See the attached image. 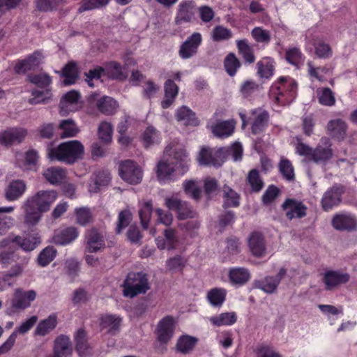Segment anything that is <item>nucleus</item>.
Wrapping results in <instances>:
<instances>
[{
    "mask_svg": "<svg viewBox=\"0 0 357 357\" xmlns=\"http://www.w3.org/2000/svg\"><path fill=\"white\" fill-rule=\"evenodd\" d=\"M275 62L274 61L269 58L265 57L257 62V75L261 79H271L275 70Z\"/></svg>",
    "mask_w": 357,
    "mask_h": 357,
    "instance_id": "2f4dec72",
    "label": "nucleus"
},
{
    "mask_svg": "<svg viewBox=\"0 0 357 357\" xmlns=\"http://www.w3.org/2000/svg\"><path fill=\"white\" fill-rule=\"evenodd\" d=\"M13 241L20 248L26 252L33 250L41 242L38 233L29 234L26 237L13 236Z\"/></svg>",
    "mask_w": 357,
    "mask_h": 357,
    "instance_id": "b1692460",
    "label": "nucleus"
},
{
    "mask_svg": "<svg viewBox=\"0 0 357 357\" xmlns=\"http://www.w3.org/2000/svg\"><path fill=\"white\" fill-rule=\"evenodd\" d=\"M14 243L12 235L0 241V262L1 264L8 265L13 261L15 251Z\"/></svg>",
    "mask_w": 357,
    "mask_h": 357,
    "instance_id": "4be33fe9",
    "label": "nucleus"
},
{
    "mask_svg": "<svg viewBox=\"0 0 357 357\" xmlns=\"http://www.w3.org/2000/svg\"><path fill=\"white\" fill-rule=\"evenodd\" d=\"M228 276L233 285L243 286L250 279L248 269L243 267H234L229 269Z\"/></svg>",
    "mask_w": 357,
    "mask_h": 357,
    "instance_id": "a878e982",
    "label": "nucleus"
},
{
    "mask_svg": "<svg viewBox=\"0 0 357 357\" xmlns=\"http://www.w3.org/2000/svg\"><path fill=\"white\" fill-rule=\"evenodd\" d=\"M224 148L213 150L208 147H203L198 155L199 165L204 166L220 167L224 162Z\"/></svg>",
    "mask_w": 357,
    "mask_h": 357,
    "instance_id": "0eeeda50",
    "label": "nucleus"
},
{
    "mask_svg": "<svg viewBox=\"0 0 357 357\" xmlns=\"http://www.w3.org/2000/svg\"><path fill=\"white\" fill-rule=\"evenodd\" d=\"M286 273L287 270L284 268H282L275 277L267 276L262 280L255 281V287L261 289L267 294H273L277 289L281 280Z\"/></svg>",
    "mask_w": 357,
    "mask_h": 357,
    "instance_id": "dca6fc26",
    "label": "nucleus"
},
{
    "mask_svg": "<svg viewBox=\"0 0 357 357\" xmlns=\"http://www.w3.org/2000/svg\"><path fill=\"white\" fill-rule=\"evenodd\" d=\"M85 249L89 253L101 252L105 248V239L102 232L96 228H91L84 234Z\"/></svg>",
    "mask_w": 357,
    "mask_h": 357,
    "instance_id": "1a4fd4ad",
    "label": "nucleus"
},
{
    "mask_svg": "<svg viewBox=\"0 0 357 357\" xmlns=\"http://www.w3.org/2000/svg\"><path fill=\"white\" fill-rule=\"evenodd\" d=\"M165 98L161 102L163 109H167L173 103L178 92V86L169 79L165 83Z\"/></svg>",
    "mask_w": 357,
    "mask_h": 357,
    "instance_id": "72a5a7b5",
    "label": "nucleus"
},
{
    "mask_svg": "<svg viewBox=\"0 0 357 357\" xmlns=\"http://www.w3.org/2000/svg\"><path fill=\"white\" fill-rule=\"evenodd\" d=\"M13 211V206L0 207V236L5 235L14 225V219L12 217L3 215L1 213H9Z\"/></svg>",
    "mask_w": 357,
    "mask_h": 357,
    "instance_id": "ea45409f",
    "label": "nucleus"
},
{
    "mask_svg": "<svg viewBox=\"0 0 357 357\" xmlns=\"http://www.w3.org/2000/svg\"><path fill=\"white\" fill-rule=\"evenodd\" d=\"M37 321L38 317L36 316H32L22 323L19 327L16 328L6 341L0 346V355L6 354L11 349L16 341L17 333H26L36 324Z\"/></svg>",
    "mask_w": 357,
    "mask_h": 357,
    "instance_id": "f8f14e48",
    "label": "nucleus"
},
{
    "mask_svg": "<svg viewBox=\"0 0 357 357\" xmlns=\"http://www.w3.org/2000/svg\"><path fill=\"white\" fill-rule=\"evenodd\" d=\"M174 172V167L172 161L170 162L160 161L157 165V177L161 183H166L169 181Z\"/></svg>",
    "mask_w": 357,
    "mask_h": 357,
    "instance_id": "58836bf2",
    "label": "nucleus"
},
{
    "mask_svg": "<svg viewBox=\"0 0 357 357\" xmlns=\"http://www.w3.org/2000/svg\"><path fill=\"white\" fill-rule=\"evenodd\" d=\"M56 255V250L52 246L45 248L38 257V264L41 266H46L54 260Z\"/></svg>",
    "mask_w": 357,
    "mask_h": 357,
    "instance_id": "0e129e2a",
    "label": "nucleus"
},
{
    "mask_svg": "<svg viewBox=\"0 0 357 357\" xmlns=\"http://www.w3.org/2000/svg\"><path fill=\"white\" fill-rule=\"evenodd\" d=\"M183 188L186 195L193 199L198 201L202 195V190L196 180H185L183 183Z\"/></svg>",
    "mask_w": 357,
    "mask_h": 357,
    "instance_id": "5fc2aeb1",
    "label": "nucleus"
},
{
    "mask_svg": "<svg viewBox=\"0 0 357 357\" xmlns=\"http://www.w3.org/2000/svg\"><path fill=\"white\" fill-rule=\"evenodd\" d=\"M40 54L38 52L30 55L27 59L20 61L15 66V71L18 73H24L38 67L40 64Z\"/></svg>",
    "mask_w": 357,
    "mask_h": 357,
    "instance_id": "7c9ffc66",
    "label": "nucleus"
},
{
    "mask_svg": "<svg viewBox=\"0 0 357 357\" xmlns=\"http://www.w3.org/2000/svg\"><path fill=\"white\" fill-rule=\"evenodd\" d=\"M161 139L160 133L153 126L147 127L142 134V141L146 149L160 144Z\"/></svg>",
    "mask_w": 357,
    "mask_h": 357,
    "instance_id": "a18cd8bd",
    "label": "nucleus"
},
{
    "mask_svg": "<svg viewBox=\"0 0 357 357\" xmlns=\"http://www.w3.org/2000/svg\"><path fill=\"white\" fill-rule=\"evenodd\" d=\"M119 171L121 178L130 184H138L142 180V170L134 161L127 160L121 162Z\"/></svg>",
    "mask_w": 357,
    "mask_h": 357,
    "instance_id": "39448f33",
    "label": "nucleus"
},
{
    "mask_svg": "<svg viewBox=\"0 0 357 357\" xmlns=\"http://www.w3.org/2000/svg\"><path fill=\"white\" fill-rule=\"evenodd\" d=\"M344 188L341 185H334L328 189L321 198V206L325 211L331 210L338 206L342 202V195Z\"/></svg>",
    "mask_w": 357,
    "mask_h": 357,
    "instance_id": "9d476101",
    "label": "nucleus"
},
{
    "mask_svg": "<svg viewBox=\"0 0 357 357\" xmlns=\"http://www.w3.org/2000/svg\"><path fill=\"white\" fill-rule=\"evenodd\" d=\"M312 45L314 48V54L319 59H328L333 56V50L331 45L322 38H315Z\"/></svg>",
    "mask_w": 357,
    "mask_h": 357,
    "instance_id": "e433bc0d",
    "label": "nucleus"
},
{
    "mask_svg": "<svg viewBox=\"0 0 357 357\" xmlns=\"http://www.w3.org/2000/svg\"><path fill=\"white\" fill-rule=\"evenodd\" d=\"M153 206L151 202H145L139 209V215L144 229H147L151 220Z\"/></svg>",
    "mask_w": 357,
    "mask_h": 357,
    "instance_id": "052dcab7",
    "label": "nucleus"
},
{
    "mask_svg": "<svg viewBox=\"0 0 357 357\" xmlns=\"http://www.w3.org/2000/svg\"><path fill=\"white\" fill-rule=\"evenodd\" d=\"M326 130L332 138L342 141L347 136V124L340 119H332L327 123Z\"/></svg>",
    "mask_w": 357,
    "mask_h": 357,
    "instance_id": "5701e85b",
    "label": "nucleus"
},
{
    "mask_svg": "<svg viewBox=\"0 0 357 357\" xmlns=\"http://www.w3.org/2000/svg\"><path fill=\"white\" fill-rule=\"evenodd\" d=\"M282 207L285 211L287 218L291 220L294 218H302L306 215L307 207L300 201L287 199Z\"/></svg>",
    "mask_w": 357,
    "mask_h": 357,
    "instance_id": "a211bd4d",
    "label": "nucleus"
},
{
    "mask_svg": "<svg viewBox=\"0 0 357 357\" xmlns=\"http://www.w3.org/2000/svg\"><path fill=\"white\" fill-rule=\"evenodd\" d=\"M319 102L327 107L335 105L336 100L334 93L328 87L318 89L317 91Z\"/></svg>",
    "mask_w": 357,
    "mask_h": 357,
    "instance_id": "864d4df0",
    "label": "nucleus"
},
{
    "mask_svg": "<svg viewBox=\"0 0 357 357\" xmlns=\"http://www.w3.org/2000/svg\"><path fill=\"white\" fill-rule=\"evenodd\" d=\"M98 109L105 115H112L118 107L117 102L112 98L103 96L96 102Z\"/></svg>",
    "mask_w": 357,
    "mask_h": 357,
    "instance_id": "4c0bfd02",
    "label": "nucleus"
},
{
    "mask_svg": "<svg viewBox=\"0 0 357 357\" xmlns=\"http://www.w3.org/2000/svg\"><path fill=\"white\" fill-rule=\"evenodd\" d=\"M197 340L189 335H183L177 341V350L183 354H188L195 347Z\"/></svg>",
    "mask_w": 357,
    "mask_h": 357,
    "instance_id": "4d7b16f0",
    "label": "nucleus"
},
{
    "mask_svg": "<svg viewBox=\"0 0 357 357\" xmlns=\"http://www.w3.org/2000/svg\"><path fill=\"white\" fill-rule=\"evenodd\" d=\"M56 316L55 314H51L47 319L42 320L38 324L35 330V334L40 336H45L56 327Z\"/></svg>",
    "mask_w": 357,
    "mask_h": 357,
    "instance_id": "de8ad7c7",
    "label": "nucleus"
},
{
    "mask_svg": "<svg viewBox=\"0 0 357 357\" xmlns=\"http://www.w3.org/2000/svg\"><path fill=\"white\" fill-rule=\"evenodd\" d=\"M122 287L123 295L130 298L139 294H145L150 289L148 276L142 272L129 273Z\"/></svg>",
    "mask_w": 357,
    "mask_h": 357,
    "instance_id": "20e7f679",
    "label": "nucleus"
},
{
    "mask_svg": "<svg viewBox=\"0 0 357 357\" xmlns=\"http://www.w3.org/2000/svg\"><path fill=\"white\" fill-rule=\"evenodd\" d=\"M84 146L78 140L61 143L56 148H49L47 155L51 160H58L67 164H73L82 158Z\"/></svg>",
    "mask_w": 357,
    "mask_h": 357,
    "instance_id": "7ed1b4c3",
    "label": "nucleus"
},
{
    "mask_svg": "<svg viewBox=\"0 0 357 357\" xmlns=\"http://www.w3.org/2000/svg\"><path fill=\"white\" fill-rule=\"evenodd\" d=\"M111 180L110 173L108 170H99L94 173L93 181L96 185L95 190H98L101 186L108 185Z\"/></svg>",
    "mask_w": 357,
    "mask_h": 357,
    "instance_id": "338daca9",
    "label": "nucleus"
},
{
    "mask_svg": "<svg viewBox=\"0 0 357 357\" xmlns=\"http://www.w3.org/2000/svg\"><path fill=\"white\" fill-rule=\"evenodd\" d=\"M76 222L81 226H86L93 220L91 211L88 207H79L75 209Z\"/></svg>",
    "mask_w": 357,
    "mask_h": 357,
    "instance_id": "13d9d810",
    "label": "nucleus"
},
{
    "mask_svg": "<svg viewBox=\"0 0 357 357\" xmlns=\"http://www.w3.org/2000/svg\"><path fill=\"white\" fill-rule=\"evenodd\" d=\"M247 181L252 192H258L264 188V182L257 169H252L248 176Z\"/></svg>",
    "mask_w": 357,
    "mask_h": 357,
    "instance_id": "bf43d9fd",
    "label": "nucleus"
},
{
    "mask_svg": "<svg viewBox=\"0 0 357 357\" xmlns=\"http://www.w3.org/2000/svg\"><path fill=\"white\" fill-rule=\"evenodd\" d=\"M202 42V34L195 32L181 45L178 54L183 59H188L195 56Z\"/></svg>",
    "mask_w": 357,
    "mask_h": 357,
    "instance_id": "ddd939ff",
    "label": "nucleus"
},
{
    "mask_svg": "<svg viewBox=\"0 0 357 357\" xmlns=\"http://www.w3.org/2000/svg\"><path fill=\"white\" fill-rule=\"evenodd\" d=\"M28 78L31 83L40 88H47L52 84L51 77L45 73H40L36 75H30Z\"/></svg>",
    "mask_w": 357,
    "mask_h": 357,
    "instance_id": "69168bd1",
    "label": "nucleus"
},
{
    "mask_svg": "<svg viewBox=\"0 0 357 357\" xmlns=\"http://www.w3.org/2000/svg\"><path fill=\"white\" fill-rule=\"evenodd\" d=\"M174 321L170 316H167L160 320L157 326L158 340L166 343L169 341L174 335Z\"/></svg>",
    "mask_w": 357,
    "mask_h": 357,
    "instance_id": "6ab92c4d",
    "label": "nucleus"
},
{
    "mask_svg": "<svg viewBox=\"0 0 357 357\" xmlns=\"http://www.w3.org/2000/svg\"><path fill=\"white\" fill-rule=\"evenodd\" d=\"M26 190V185L24 181H13L6 190L5 197L8 201H15L24 195Z\"/></svg>",
    "mask_w": 357,
    "mask_h": 357,
    "instance_id": "cd10ccee",
    "label": "nucleus"
},
{
    "mask_svg": "<svg viewBox=\"0 0 357 357\" xmlns=\"http://www.w3.org/2000/svg\"><path fill=\"white\" fill-rule=\"evenodd\" d=\"M43 176L51 184H57L65 179L66 173L63 168L52 167L43 172Z\"/></svg>",
    "mask_w": 357,
    "mask_h": 357,
    "instance_id": "c03bdc74",
    "label": "nucleus"
},
{
    "mask_svg": "<svg viewBox=\"0 0 357 357\" xmlns=\"http://www.w3.org/2000/svg\"><path fill=\"white\" fill-rule=\"evenodd\" d=\"M62 75L64 77L63 83L66 86L74 84L78 77V71L77 65L73 62H70L63 68Z\"/></svg>",
    "mask_w": 357,
    "mask_h": 357,
    "instance_id": "603ef678",
    "label": "nucleus"
},
{
    "mask_svg": "<svg viewBox=\"0 0 357 357\" xmlns=\"http://www.w3.org/2000/svg\"><path fill=\"white\" fill-rule=\"evenodd\" d=\"M251 35L256 42L264 45L268 44L271 40V32L259 26L255 27Z\"/></svg>",
    "mask_w": 357,
    "mask_h": 357,
    "instance_id": "e2e57ef3",
    "label": "nucleus"
},
{
    "mask_svg": "<svg viewBox=\"0 0 357 357\" xmlns=\"http://www.w3.org/2000/svg\"><path fill=\"white\" fill-rule=\"evenodd\" d=\"M36 295V292L32 289L24 291L22 289H16L11 300V306L15 310H24L30 307Z\"/></svg>",
    "mask_w": 357,
    "mask_h": 357,
    "instance_id": "2eb2a0df",
    "label": "nucleus"
},
{
    "mask_svg": "<svg viewBox=\"0 0 357 357\" xmlns=\"http://www.w3.org/2000/svg\"><path fill=\"white\" fill-rule=\"evenodd\" d=\"M297 83L289 76L280 77L269 89L270 99L278 105L291 103L297 96Z\"/></svg>",
    "mask_w": 357,
    "mask_h": 357,
    "instance_id": "f03ea898",
    "label": "nucleus"
},
{
    "mask_svg": "<svg viewBox=\"0 0 357 357\" xmlns=\"http://www.w3.org/2000/svg\"><path fill=\"white\" fill-rule=\"evenodd\" d=\"M241 66L238 59L234 53H229L225 59L224 67L227 73L231 77L236 74L237 70Z\"/></svg>",
    "mask_w": 357,
    "mask_h": 357,
    "instance_id": "6e6d98bb",
    "label": "nucleus"
},
{
    "mask_svg": "<svg viewBox=\"0 0 357 357\" xmlns=\"http://www.w3.org/2000/svg\"><path fill=\"white\" fill-rule=\"evenodd\" d=\"M79 98L80 94L77 91L73 90L66 93L60 102L61 111L67 112L75 110Z\"/></svg>",
    "mask_w": 357,
    "mask_h": 357,
    "instance_id": "473e14b6",
    "label": "nucleus"
},
{
    "mask_svg": "<svg viewBox=\"0 0 357 357\" xmlns=\"http://www.w3.org/2000/svg\"><path fill=\"white\" fill-rule=\"evenodd\" d=\"M176 119L178 121H183L187 125H197L198 120L195 117V114L187 107H181L176 114Z\"/></svg>",
    "mask_w": 357,
    "mask_h": 357,
    "instance_id": "3c124183",
    "label": "nucleus"
},
{
    "mask_svg": "<svg viewBox=\"0 0 357 357\" xmlns=\"http://www.w3.org/2000/svg\"><path fill=\"white\" fill-rule=\"evenodd\" d=\"M172 164L174 165V172H178L181 175L185 174L189 167V159L186 152L183 149L175 151Z\"/></svg>",
    "mask_w": 357,
    "mask_h": 357,
    "instance_id": "c756f323",
    "label": "nucleus"
},
{
    "mask_svg": "<svg viewBox=\"0 0 357 357\" xmlns=\"http://www.w3.org/2000/svg\"><path fill=\"white\" fill-rule=\"evenodd\" d=\"M333 156L331 143L326 137L321 139L319 144L313 149L310 158L311 161L317 164H324Z\"/></svg>",
    "mask_w": 357,
    "mask_h": 357,
    "instance_id": "4468645a",
    "label": "nucleus"
},
{
    "mask_svg": "<svg viewBox=\"0 0 357 357\" xmlns=\"http://www.w3.org/2000/svg\"><path fill=\"white\" fill-rule=\"evenodd\" d=\"M113 128L110 123L107 121L102 122L98 130L99 138L106 142L109 143L112 139Z\"/></svg>",
    "mask_w": 357,
    "mask_h": 357,
    "instance_id": "774afa93",
    "label": "nucleus"
},
{
    "mask_svg": "<svg viewBox=\"0 0 357 357\" xmlns=\"http://www.w3.org/2000/svg\"><path fill=\"white\" fill-rule=\"evenodd\" d=\"M255 352L257 357H283L273 346L266 344L259 345Z\"/></svg>",
    "mask_w": 357,
    "mask_h": 357,
    "instance_id": "680f3d73",
    "label": "nucleus"
},
{
    "mask_svg": "<svg viewBox=\"0 0 357 357\" xmlns=\"http://www.w3.org/2000/svg\"><path fill=\"white\" fill-rule=\"evenodd\" d=\"M72 354V347L70 338L61 335L54 341V356L55 357H70Z\"/></svg>",
    "mask_w": 357,
    "mask_h": 357,
    "instance_id": "bb28decb",
    "label": "nucleus"
},
{
    "mask_svg": "<svg viewBox=\"0 0 357 357\" xmlns=\"http://www.w3.org/2000/svg\"><path fill=\"white\" fill-rule=\"evenodd\" d=\"M76 342V350L81 356H86L91 354V350L89 346L86 334L83 329H79L75 337Z\"/></svg>",
    "mask_w": 357,
    "mask_h": 357,
    "instance_id": "a19ab883",
    "label": "nucleus"
},
{
    "mask_svg": "<svg viewBox=\"0 0 357 357\" xmlns=\"http://www.w3.org/2000/svg\"><path fill=\"white\" fill-rule=\"evenodd\" d=\"M285 59L289 63L298 68L304 63L305 57L299 48L292 47L286 50Z\"/></svg>",
    "mask_w": 357,
    "mask_h": 357,
    "instance_id": "8fccbe9b",
    "label": "nucleus"
},
{
    "mask_svg": "<svg viewBox=\"0 0 357 357\" xmlns=\"http://www.w3.org/2000/svg\"><path fill=\"white\" fill-rule=\"evenodd\" d=\"M121 318L116 315L105 314L101 317L100 326L102 328L107 329L109 333H115L119 330Z\"/></svg>",
    "mask_w": 357,
    "mask_h": 357,
    "instance_id": "37998d69",
    "label": "nucleus"
},
{
    "mask_svg": "<svg viewBox=\"0 0 357 357\" xmlns=\"http://www.w3.org/2000/svg\"><path fill=\"white\" fill-rule=\"evenodd\" d=\"M79 236L76 227H68L55 231L52 241L56 245H65L74 241Z\"/></svg>",
    "mask_w": 357,
    "mask_h": 357,
    "instance_id": "aec40b11",
    "label": "nucleus"
},
{
    "mask_svg": "<svg viewBox=\"0 0 357 357\" xmlns=\"http://www.w3.org/2000/svg\"><path fill=\"white\" fill-rule=\"evenodd\" d=\"M59 128L61 130V138L73 137L79 132L75 121L70 119L61 121Z\"/></svg>",
    "mask_w": 357,
    "mask_h": 357,
    "instance_id": "49530a36",
    "label": "nucleus"
},
{
    "mask_svg": "<svg viewBox=\"0 0 357 357\" xmlns=\"http://www.w3.org/2000/svg\"><path fill=\"white\" fill-rule=\"evenodd\" d=\"M26 135V131L24 128H12L0 135V144L9 145L15 142L20 143Z\"/></svg>",
    "mask_w": 357,
    "mask_h": 357,
    "instance_id": "c85d7f7f",
    "label": "nucleus"
},
{
    "mask_svg": "<svg viewBox=\"0 0 357 357\" xmlns=\"http://www.w3.org/2000/svg\"><path fill=\"white\" fill-rule=\"evenodd\" d=\"M218 113L215 112L208 122L209 128L213 134L220 138H226L231 136L235 128L234 120L222 121L218 119Z\"/></svg>",
    "mask_w": 357,
    "mask_h": 357,
    "instance_id": "423d86ee",
    "label": "nucleus"
},
{
    "mask_svg": "<svg viewBox=\"0 0 357 357\" xmlns=\"http://www.w3.org/2000/svg\"><path fill=\"white\" fill-rule=\"evenodd\" d=\"M236 45L239 54L242 56L245 62L252 63L255 61L254 51L248 41L245 39L236 41Z\"/></svg>",
    "mask_w": 357,
    "mask_h": 357,
    "instance_id": "09e8293b",
    "label": "nucleus"
},
{
    "mask_svg": "<svg viewBox=\"0 0 357 357\" xmlns=\"http://www.w3.org/2000/svg\"><path fill=\"white\" fill-rule=\"evenodd\" d=\"M195 7L191 1H181L177 8L174 22L176 25L192 22L195 17Z\"/></svg>",
    "mask_w": 357,
    "mask_h": 357,
    "instance_id": "f3484780",
    "label": "nucleus"
},
{
    "mask_svg": "<svg viewBox=\"0 0 357 357\" xmlns=\"http://www.w3.org/2000/svg\"><path fill=\"white\" fill-rule=\"evenodd\" d=\"M251 128L253 134L262 132L268 125L269 114L266 110L260 108L253 109L251 112Z\"/></svg>",
    "mask_w": 357,
    "mask_h": 357,
    "instance_id": "412c9836",
    "label": "nucleus"
},
{
    "mask_svg": "<svg viewBox=\"0 0 357 357\" xmlns=\"http://www.w3.org/2000/svg\"><path fill=\"white\" fill-rule=\"evenodd\" d=\"M350 278V275L347 272L340 270H329L324 274L323 282L325 284V289L331 291L339 286L347 284Z\"/></svg>",
    "mask_w": 357,
    "mask_h": 357,
    "instance_id": "9b49d317",
    "label": "nucleus"
},
{
    "mask_svg": "<svg viewBox=\"0 0 357 357\" xmlns=\"http://www.w3.org/2000/svg\"><path fill=\"white\" fill-rule=\"evenodd\" d=\"M227 291L222 288H213L206 295L208 303L213 307H220L226 299Z\"/></svg>",
    "mask_w": 357,
    "mask_h": 357,
    "instance_id": "79ce46f5",
    "label": "nucleus"
},
{
    "mask_svg": "<svg viewBox=\"0 0 357 357\" xmlns=\"http://www.w3.org/2000/svg\"><path fill=\"white\" fill-rule=\"evenodd\" d=\"M331 225L337 231H354L357 229V218L351 213L341 211L333 216Z\"/></svg>",
    "mask_w": 357,
    "mask_h": 357,
    "instance_id": "6e6552de",
    "label": "nucleus"
},
{
    "mask_svg": "<svg viewBox=\"0 0 357 357\" xmlns=\"http://www.w3.org/2000/svg\"><path fill=\"white\" fill-rule=\"evenodd\" d=\"M248 246L252 254L261 257L266 253V245L264 236L259 232H253L248 240Z\"/></svg>",
    "mask_w": 357,
    "mask_h": 357,
    "instance_id": "393cba45",
    "label": "nucleus"
},
{
    "mask_svg": "<svg viewBox=\"0 0 357 357\" xmlns=\"http://www.w3.org/2000/svg\"><path fill=\"white\" fill-rule=\"evenodd\" d=\"M57 198L55 190H39L29 196L23 202L21 209L24 215V223L29 226L36 225L43 214L50 211L51 206Z\"/></svg>",
    "mask_w": 357,
    "mask_h": 357,
    "instance_id": "f257e3e1",
    "label": "nucleus"
},
{
    "mask_svg": "<svg viewBox=\"0 0 357 357\" xmlns=\"http://www.w3.org/2000/svg\"><path fill=\"white\" fill-rule=\"evenodd\" d=\"M222 193L224 207H237L239 206L240 195L231 187L224 185L222 188Z\"/></svg>",
    "mask_w": 357,
    "mask_h": 357,
    "instance_id": "f704fd0d",
    "label": "nucleus"
},
{
    "mask_svg": "<svg viewBox=\"0 0 357 357\" xmlns=\"http://www.w3.org/2000/svg\"><path fill=\"white\" fill-rule=\"evenodd\" d=\"M209 321L215 326H231L237 321L236 312H223L218 315L211 317Z\"/></svg>",
    "mask_w": 357,
    "mask_h": 357,
    "instance_id": "c9c22d12",
    "label": "nucleus"
}]
</instances>
